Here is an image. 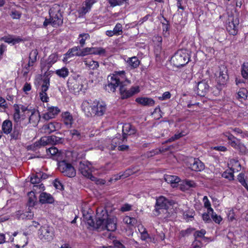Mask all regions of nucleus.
<instances>
[{
	"mask_svg": "<svg viewBox=\"0 0 248 248\" xmlns=\"http://www.w3.org/2000/svg\"><path fill=\"white\" fill-rule=\"evenodd\" d=\"M88 224L98 231L107 230L115 231L117 229V218L109 217L108 211L104 207H98L96 209V222L92 217L88 220Z\"/></svg>",
	"mask_w": 248,
	"mask_h": 248,
	"instance_id": "f257e3e1",
	"label": "nucleus"
},
{
	"mask_svg": "<svg viewBox=\"0 0 248 248\" xmlns=\"http://www.w3.org/2000/svg\"><path fill=\"white\" fill-rule=\"evenodd\" d=\"M60 5L55 4L49 10V18H45L43 27L46 28L48 25L53 27H57L62 25L63 23V11Z\"/></svg>",
	"mask_w": 248,
	"mask_h": 248,
	"instance_id": "f03ea898",
	"label": "nucleus"
},
{
	"mask_svg": "<svg viewBox=\"0 0 248 248\" xmlns=\"http://www.w3.org/2000/svg\"><path fill=\"white\" fill-rule=\"evenodd\" d=\"M92 106H89V103L84 101L81 105L82 109L84 111L87 117L92 116L93 115L101 116L104 115L106 110V105L103 102H94Z\"/></svg>",
	"mask_w": 248,
	"mask_h": 248,
	"instance_id": "7ed1b4c3",
	"label": "nucleus"
},
{
	"mask_svg": "<svg viewBox=\"0 0 248 248\" xmlns=\"http://www.w3.org/2000/svg\"><path fill=\"white\" fill-rule=\"evenodd\" d=\"M189 54L186 49L178 50L171 59V62L177 67L184 66L189 62Z\"/></svg>",
	"mask_w": 248,
	"mask_h": 248,
	"instance_id": "20e7f679",
	"label": "nucleus"
},
{
	"mask_svg": "<svg viewBox=\"0 0 248 248\" xmlns=\"http://www.w3.org/2000/svg\"><path fill=\"white\" fill-rule=\"evenodd\" d=\"M174 202L170 200L164 196H160L156 200L155 211L156 213V216H158L164 211L167 212L170 206L173 205Z\"/></svg>",
	"mask_w": 248,
	"mask_h": 248,
	"instance_id": "39448f33",
	"label": "nucleus"
},
{
	"mask_svg": "<svg viewBox=\"0 0 248 248\" xmlns=\"http://www.w3.org/2000/svg\"><path fill=\"white\" fill-rule=\"evenodd\" d=\"M58 169L65 176L74 177L76 175V171L72 165L65 160L59 161L58 163Z\"/></svg>",
	"mask_w": 248,
	"mask_h": 248,
	"instance_id": "423d86ee",
	"label": "nucleus"
},
{
	"mask_svg": "<svg viewBox=\"0 0 248 248\" xmlns=\"http://www.w3.org/2000/svg\"><path fill=\"white\" fill-rule=\"evenodd\" d=\"M129 83L130 81L128 80H125L123 83H121L119 90L121 98L123 99H127L140 92V89L138 86H133L130 90H127L125 87Z\"/></svg>",
	"mask_w": 248,
	"mask_h": 248,
	"instance_id": "0eeeda50",
	"label": "nucleus"
},
{
	"mask_svg": "<svg viewBox=\"0 0 248 248\" xmlns=\"http://www.w3.org/2000/svg\"><path fill=\"white\" fill-rule=\"evenodd\" d=\"M78 170L81 174L92 181H95L96 178L92 174V167L90 162L83 160L79 162Z\"/></svg>",
	"mask_w": 248,
	"mask_h": 248,
	"instance_id": "6e6552de",
	"label": "nucleus"
},
{
	"mask_svg": "<svg viewBox=\"0 0 248 248\" xmlns=\"http://www.w3.org/2000/svg\"><path fill=\"white\" fill-rule=\"evenodd\" d=\"M38 234L41 240L51 241L54 237V229L48 226H42L39 230Z\"/></svg>",
	"mask_w": 248,
	"mask_h": 248,
	"instance_id": "1a4fd4ad",
	"label": "nucleus"
},
{
	"mask_svg": "<svg viewBox=\"0 0 248 248\" xmlns=\"http://www.w3.org/2000/svg\"><path fill=\"white\" fill-rule=\"evenodd\" d=\"M216 81L218 84L224 85L226 84L229 76L227 68L224 65L219 67V71L216 74Z\"/></svg>",
	"mask_w": 248,
	"mask_h": 248,
	"instance_id": "9d476101",
	"label": "nucleus"
},
{
	"mask_svg": "<svg viewBox=\"0 0 248 248\" xmlns=\"http://www.w3.org/2000/svg\"><path fill=\"white\" fill-rule=\"evenodd\" d=\"M15 112L13 115L14 119L15 122L19 123L21 120H23L24 118V116H20V110H21L22 112H24L25 114H27L29 115L30 114L31 110L29 109L27 107L21 105L20 107L19 105L15 104L14 106Z\"/></svg>",
	"mask_w": 248,
	"mask_h": 248,
	"instance_id": "9b49d317",
	"label": "nucleus"
},
{
	"mask_svg": "<svg viewBox=\"0 0 248 248\" xmlns=\"http://www.w3.org/2000/svg\"><path fill=\"white\" fill-rule=\"evenodd\" d=\"M67 87L70 92L76 94L81 91L83 85L80 81L74 78H69L67 82Z\"/></svg>",
	"mask_w": 248,
	"mask_h": 248,
	"instance_id": "f8f14e48",
	"label": "nucleus"
},
{
	"mask_svg": "<svg viewBox=\"0 0 248 248\" xmlns=\"http://www.w3.org/2000/svg\"><path fill=\"white\" fill-rule=\"evenodd\" d=\"M228 22L227 24L226 29L229 33L232 35H235L237 33L238 25L239 24V20L236 18L234 19L232 17H230L228 19Z\"/></svg>",
	"mask_w": 248,
	"mask_h": 248,
	"instance_id": "ddd939ff",
	"label": "nucleus"
},
{
	"mask_svg": "<svg viewBox=\"0 0 248 248\" xmlns=\"http://www.w3.org/2000/svg\"><path fill=\"white\" fill-rule=\"evenodd\" d=\"M196 87L197 90L195 91L199 96H204L209 91V85L205 80L198 82Z\"/></svg>",
	"mask_w": 248,
	"mask_h": 248,
	"instance_id": "4468645a",
	"label": "nucleus"
},
{
	"mask_svg": "<svg viewBox=\"0 0 248 248\" xmlns=\"http://www.w3.org/2000/svg\"><path fill=\"white\" fill-rule=\"evenodd\" d=\"M189 168L193 171L198 172L203 170L205 166L199 158H194L190 161Z\"/></svg>",
	"mask_w": 248,
	"mask_h": 248,
	"instance_id": "2eb2a0df",
	"label": "nucleus"
},
{
	"mask_svg": "<svg viewBox=\"0 0 248 248\" xmlns=\"http://www.w3.org/2000/svg\"><path fill=\"white\" fill-rule=\"evenodd\" d=\"M122 140H127V136L134 135L137 132L135 127L129 123L125 124L123 126Z\"/></svg>",
	"mask_w": 248,
	"mask_h": 248,
	"instance_id": "dca6fc26",
	"label": "nucleus"
},
{
	"mask_svg": "<svg viewBox=\"0 0 248 248\" xmlns=\"http://www.w3.org/2000/svg\"><path fill=\"white\" fill-rule=\"evenodd\" d=\"M22 132V127L16 123L15 124L13 129H12V132L10 133L11 137L10 140H17L20 139L21 133Z\"/></svg>",
	"mask_w": 248,
	"mask_h": 248,
	"instance_id": "f3484780",
	"label": "nucleus"
},
{
	"mask_svg": "<svg viewBox=\"0 0 248 248\" xmlns=\"http://www.w3.org/2000/svg\"><path fill=\"white\" fill-rule=\"evenodd\" d=\"M123 82L124 81L121 80L120 78H113L111 77V80L106 86V90L109 92H114L116 88L118 86L120 87L121 83Z\"/></svg>",
	"mask_w": 248,
	"mask_h": 248,
	"instance_id": "a211bd4d",
	"label": "nucleus"
},
{
	"mask_svg": "<svg viewBox=\"0 0 248 248\" xmlns=\"http://www.w3.org/2000/svg\"><path fill=\"white\" fill-rule=\"evenodd\" d=\"M61 127V124L56 122H51L43 126V129L44 130L45 133L47 134H50L57 130L60 129Z\"/></svg>",
	"mask_w": 248,
	"mask_h": 248,
	"instance_id": "6ab92c4d",
	"label": "nucleus"
},
{
	"mask_svg": "<svg viewBox=\"0 0 248 248\" xmlns=\"http://www.w3.org/2000/svg\"><path fill=\"white\" fill-rule=\"evenodd\" d=\"M28 211L23 212L21 211H17L16 212V217L18 219L28 220L31 219L33 217L34 214L31 211V209Z\"/></svg>",
	"mask_w": 248,
	"mask_h": 248,
	"instance_id": "aec40b11",
	"label": "nucleus"
},
{
	"mask_svg": "<svg viewBox=\"0 0 248 248\" xmlns=\"http://www.w3.org/2000/svg\"><path fill=\"white\" fill-rule=\"evenodd\" d=\"M31 114L29 116L27 124H32L33 125H36L40 120L41 117L38 111L34 110H31Z\"/></svg>",
	"mask_w": 248,
	"mask_h": 248,
	"instance_id": "412c9836",
	"label": "nucleus"
},
{
	"mask_svg": "<svg viewBox=\"0 0 248 248\" xmlns=\"http://www.w3.org/2000/svg\"><path fill=\"white\" fill-rule=\"evenodd\" d=\"M79 49V48L78 46H74L72 48L69 49L68 51L64 54L63 61L64 62H67L68 59L75 56H80V52L78 51Z\"/></svg>",
	"mask_w": 248,
	"mask_h": 248,
	"instance_id": "4be33fe9",
	"label": "nucleus"
},
{
	"mask_svg": "<svg viewBox=\"0 0 248 248\" xmlns=\"http://www.w3.org/2000/svg\"><path fill=\"white\" fill-rule=\"evenodd\" d=\"M0 40L8 44H12L13 45L19 43L23 41L20 36L15 37L13 35L3 36L0 39Z\"/></svg>",
	"mask_w": 248,
	"mask_h": 248,
	"instance_id": "5701e85b",
	"label": "nucleus"
},
{
	"mask_svg": "<svg viewBox=\"0 0 248 248\" xmlns=\"http://www.w3.org/2000/svg\"><path fill=\"white\" fill-rule=\"evenodd\" d=\"M39 202L42 204H50L54 202V199L51 194L46 192H42L39 196Z\"/></svg>",
	"mask_w": 248,
	"mask_h": 248,
	"instance_id": "b1692460",
	"label": "nucleus"
},
{
	"mask_svg": "<svg viewBox=\"0 0 248 248\" xmlns=\"http://www.w3.org/2000/svg\"><path fill=\"white\" fill-rule=\"evenodd\" d=\"M136 101L144 106L151 107L155 105V101L149 97H138L136 99Z\"/></svg>",
	"mask_w": 248,
	"mask_h": 248,
	"instance_id": "393cba45",
	"label": "nucleus"
},
{
	"mask_svg": "<svg viewBox=\"0 0 248 248\" xmlns=\"http://www.w3.org/2000/svg\"><path fill=\"white\" fill-rule=\"evenodd\" d=\"M165 181L171 185L172 187H176L178 183L180 182V178L175 175H167L165 177Z\"/></svg>",
	"mask_w": 248,
	"mask_h": 248,
	"instance_id": "a878e982",
	"label": "nucleus"
},
{
	"mask_svg": "<svg viewBox=\"0 0 248 248\" xmlns=\"http://www.w3.org/2000/svg\"><path fill=\"white\" fill-rule=\"evenodd\" d=\"M125 140H122V138L120 134H117V136L112 140L111 144L109 146V148L111 150H114L115 148L120 144H122Z\"/></svg>",
	"mask_w": 248,
	"mask_h": 248,
	"instance_id": "bb28decb",
	"label": "nucleus"
},
{
	"mask_svg": "<svg viewBox=\"0 0 248 248\" xmlns=\"http://www.w3.org/2000/svg\"><path fill=\"white\" fill-rule=\"evenodd\" d=\"M12 123L9 120L3 121L2 124V131L5 134H9L12 132Z\"/></svg>",
	"mask_w": 248,
	"mask_h": 248,
	"instance_id": "cd10ccee",
	"label": "nucleus"
},
{
	"mask_svg": "<svg viewBox=\"0 0 248 248\" xmlns=\"http://www.w3.org/2000/svg\"><path fill=\"white\" fill-rule=\"evenodd\" d=\"M64 123L67 126H71L73 123V117L70 112L66 111L62 114Z\"/></svg>",
	"mask_w": 248,
	"mask_h": 248,
	"instance_id": "c85d7f7f",
	"label": "nucleus"
},
{
	"mask_svg": "<svg viewBox=\"0 0 248 248\" xmlns=\"http://www.w3.org/2000/svg\"><path fill=\"white\" fill-rule=\"evenodd\" d=\"M233 174L234 169L232 168H231L229 170H227L226 171L223 172L221 174V176L229 180V181H231L234 179Z\"/></svg>",
	"mask_w": 248,
	"mask_h": 248,
	"instance_id": "c756f323",
	"label": "nucleus"
},
{
	"mask_svg": "<svg viewBox=\"0 0 248 248\" xmlns=\"http://www.w3.org/2000/svg\"><path fill=\"white\" fill-rule=\"evenodd\" d=\"M248 96V91L246 89L244 88H241L239 92H238L236 97L240 100V101H242L243 100H245L247 99Z\"/></svg>",
	"mask_w": 248,
	"mask_h": 248,
	"instance_id": "7c9ffc66",
	"label": "nucleus"
},
{
	"mask_svg": "<svg viewBox=\"0 0 248 248\" xmlns=\"http://www.w3.org/2000/svg\"><path fill=\"white\" fill-rule=\"evenodd\" d=\"M44 175L43 173L40 172L36 173V174L33 175L31 177V182L33 184H37L40 183L43 176Z\"/></svg>",
	"mask_w": 248,
	"mask_h": 248,
	"instance_id": "2f4dec72",
	"label": "nucleus"
},
{
	"mask_svg": "<svg viewBox=\"0 0 248 248\" xmlns=\"http://www.w3.org/2000/svg\"><path fill=\"white\" fill-rule=\"evenodd\" d=\"M85 64L92 69H95L99 67V63L91 59H85L84 61Z\"/></svg>",
	"mask_w": 248,
	"mask_h": 248,
	"instance_id": "473e14b6",
	"label": "nucleus"
},
{
	"mask_svg": "<svg viewBox=\"0 0 248 248\" xmlns=\"http://www.w3.org/2000/svg\"><path fill=\"white\" fill-rule=\"evenodd\" d=\"M56 74L61 78H65L69 75L68 69L64 67L56 71Z\"/></svg>",
	"mask_w": 248,
	"mask_h": 248,
	"instance_id": "72a5a7b5",
	"label": "nucleus"
},
{
	"mask_svg": "<svg viewBox=\"0 0 248 248\" xmlns=\"http://www.w3.org/2000/svg\"><path fill=\"white\" fill-rule=\"evenodd\" d=\"M127 63L132 68H136L139 65L140 61L137 57H133L128 59Z\"/></svg>",
	"mask_w": 248,
	"mask_h": 248,
	"instance_id": "f704fd0d",
	"label": "nucleus"
},
{
	"mask_svg": "<svg viewBox=\"0 0 248 248\" xmlns=\"http://www.w3.org/2000/svg\"><path fill=\"white\" fill-rule=\"evenodd\" d=\"M48 139V137L42 138L40 140L36 141L34 143V147L39 148L41 146H44L46 145L48 143H49Z\"/></svg>",
	"mask_w": 248,
	"mask_h": 248,
	"instance_id": "c9c22d12",
	"label": "nucleus"
},
{
	"mask_svg": "<svg viewBox=\"0 0 248 248\" xmlns=\"http://www.w3.org/2000/svg\"><path fill=\"white\" fill-rule=\"evenodd\" d=\"M29 197L28 204L29 208L32 207L36 202L37 198L33 191H31L29 193Z\"/></svg>",
	"mask_w": 248,
	"mask_h": 248,
	"instance_id": "e433bc0d",
	"label": "nucleus"
},
{
	"mask_svg": "<svg viewBox=\"0 0 248 248\" xmlns=\"http://www.w3.org/2000/svg\"><path fill=\"white\" fill-rule=\"evenodd\" d=\"M182 186H184L186 189H188L191 187H195L196 186V184L192 180H185L181 184Z\"/></svg>",
	"mask_w": 248,
	"mask_h": 248,
	"instance_id": "4c0bfd02",
	"label": "nucleus"
},
{
	"mask_svg": "<svg viewBox=\"0 0 248 248\" xmlns=\"http://www.w3.org/2000/svg\"><path fill=\"white\" fill-rule=\"evenodd\" d=\"M105 52V49L102 47H91V54L102 55Z\"/></svg>",
	"mask_w": 248,
	"mask_h": 248,
	"instance_id": "58836bf2",
	"label": "nucleus"
},
{
	"mask_svg": "<svg viewBox=\"0 0 248 248\" xmlns=\"http://www.w3.org/2000/svg\"><path fill=\"white\" fill-rule=\"evenodd\" d=\"M113 31L116 36L122 35L123 33V26L121 24L117 23L115 26Z\"/></svg>",
	"mask_w": 248,
	"mask_h": 248,
	"instance_id": "ea45409f",
	"label": "nucleus"
},
{
	"mask_svg": "<svg viewBox=\"0 0 248 248\" xmlns=\"http://www.w3.org/2000/svg\"><path fill=\"white\" fill-rule=\"evenodd\" d=\"M48 111L49 114L54 118L60 112V109L57 107H51L48 108Z\"/></svg>",
	"mask_w": 248,
	"mask_h": 248,
	"instance_id": "a19ab883",
	"label": "nucleus"
},
{
	"mask_svg": "<svg viewBox=\"0 0 248 248\" xmlns=\"http://www.w3.org/2000/svg\"><path fill=\"white\" fill-rule=\"evenodd\" d=\"M131 174L130 171L129 170H126L124 173L123 174H119L117 175H115L111 179V180H115L117 181L118 180L121 179V178H124L128 177L129 175H130Z\"/></svg>",
	"mask_w": 248,
	"mask_h": 248,
	"instance_id": "79ce46f5",
	"label": "nucleus"
},
{
	"mask_svg": "<svg viewBox=\"0 0 248 248\" xmlns=\"http://www.w3.org/2000/svg\"><path fill=\"white\" fill-rule=\"evenodd\" d=\"M123 221L124 223L131 226H134L137 222V220L135 218L126 216L124 218Z\"/></svg>",
	"mask_w": 248,
	"mask_h": 248,
	"instance_id": "37998d69",
	"label": "nucleus"
},
{
	"mask_svg": "<svg viewBox=\"0 0 248 248\" xmlns=\"http://www.w3.org/2000/svg\"><path fill=\"white\" fill-rule=\"evenodd\" d=\"M38 51L37 49L32 50L29 55V61L31 63L35 62L37 60V56L38 55Z\"/></svg>",
	"mask_w": 248,
	"mask_h": 248,
	"instance_id": "c03bdc74",
	"label": "nucleus"
},
{
	"mask_svg": "<svg viewBox=\"0 0 248 248\" xmlns=\"http://www.w3.org/2000/svg\"><path fill=\"white\" fill-rule=\"evenodd\" d=\"M49 78L47 77H45L43 80V83L41 85V90H43L44 92H46L49 88Z\"/></svg>",
	"mask_w": 248,
	"mask_h": 248,
	"instance_id": "a18cd8bd",
	"label": "nucleus"
},
{
	"mask_svg": "<svg viewBox=\"0 0 248 248\" xmlns=\"http://www.w3.org/2000/svg\"><path fill=\"white\" fill-rule=\"evenodd\" d=\"M21 13L17 10L12 9L10 12V16L13 19H19L21 16Z\"/></svg>",
	"mask_w": 248,
	"mask_h": 248,
	"instance_id": "49530a36",
	"label": "nucleus"
},
{
	"mask_svg": "<svg viewBox=\"0 0 248 248\" xmlns=\"http://www.w3.org/2000/svg\"><path fill=\"white\" fill-rule=\"evenodd\" d=\"M111 78H120L121 80L124 81L125 79V71H116L115 72V74L113 75Z\"/></svg>",
	"mask_w": 248,
	"mask_h": 248,
	"instance_id": "de8ad7c7",
	"label": "nucleus"
},
{
	"mask_svg": "<svg viewBox=\"0 0 248 248\" xmlns=\"http://www.w3.org/2000/svg\"><path fill=\"white\" fill-rule=\"evenodd\" d=\"M242 75L245 78H248V62H244L242 66Z\"/></svg>",
	"mask_w": 248,
	"mask_h": 248,
	"instance_id": "09e8293b",
	"label": "nucleus"
},
{
	"mask_svg": "<svg viewBox=\"0 0 248 248\" xmlns=\"http://www.w3.org/2000/svg\"><path fill=\"white\" fill-rule=\"evenodd\" d=\"M244 176H245L244 174L241 173L238 175L237 179L238 180V181L241 183V184L244 187H245L247 189V190L248 191V185L245 181Z\"/></svg>",
	"mask_w": 248,
	"mask_h": 248,
	"instance_id": "8fccbe9b",
	"label": "nucleus"
},
{
	"mask_svg": "<svg viewBox=\"0 0 248 248\" xmlns=\"http://www.w3.org/2000/svg\"><path fill=\"white\" fill-rule=\"evenodd\" d=\"M210 213L211 217L213 220L216 223L219 224L222 220V218L221 217V216L217 215L216 213L214 212V210H213L212 212H211Z\"/></svg>",
	"mask_w": 248,
	"mask_h": 248,
	"instance_id": "3c124183",
	"label": "nucleus"
},
{
	"mask_svg": "<svg viewBox=\"0 0 248 248\" xmlns=\"http://www.w3.org/2000/svg\"><path fill=\"white\" fill-rule=\"evenodd\" d=\"M203 201L204 202V207L207 208V211H208V213H210L211 212L213 211V209L211 207L210 202L206 196L203 197Z\"/></svg>",
	"mask_w": 248,
	"mask_h": 248,
	"instance_id": "603ef678",
	"label": "nucleus"
},
{
	"mask_svg": "<svg viewBox=\"0 0 248 248\" xmlns=\"http://www.w3.org/2000/svg\"><path fill=\"white\" fill-rule=\"evenodd\" d=\"M70 133L75 140H79L81 137V133L78 130L72 129L70 131Z\"/></svg>",
	"mask_w": 248,
	"mask_h": 248,
	"instance_id": "864d4df0",
	"label": "nucleus"
},
{
	"mask_svg": "<svg viewBox=\"0 0 248 248\" xmlns=\"http://www.w3.org/2000/svg\"><path fill=\"white\" fill-rule=\"evenodd\" d=\"M79 37L81 38L79 41L81 46H83L85 44V41L90 38V35L88 33L80 34Z\"/></svg>",
	"mask_w": 248,
	"mask_h": 248,
	"instance_id": "5fc2aeb1",
	"label": "nucleus"
},
{
	"mask_svg": "<svg viewBox=\"0 0 248 248\" xmlns=\"http://www.w3.org/2000/svg\"><path fill=\"white\" fill-rule=\"evenodd\" d=\"M194 230V229L191 228H187L185 230H182L180 232V235L181 237L187 236L190 234Z\"/></svg>",
	"mask_w": 248,
	"mask_h": 248,
	"instance_id": "6e6d98bb",
	"label": "nucleus"
},
{
	"mask_svg": "<svg viewBox=\"0 0 248 248\" xmlns=\"http://www.w3.org/2000/svg\"><path fill=\"white\" fill-rule=\"evenodd\" d=\"M58 57L55 54H52L48 58V64L51 65L57 61Z\"/></svg>",
	"mask_w": 248,
	"mask_h": 248,
	"instance_id": "4d7b16f0",
	"label": "nucleus"
},
{
	"mask_svg": "<svg viewBox=\"0 0 248 248\" xmlns=\"http://www.w3.org/2000/svg\"><path fill=\"white\" fill-rule=\"evenodd\" d=\"M46 92H44L43 90H41V91L39 93L41 100L43 102H47L49 99Z\"/></svg>",
	"mask_w": 248,
	"mask_h": 248,
	"instance_id": "13d9d810",
	"label": "nucleus"
},
{
	"mask_svg": "<svg viewBox=\"0 0 248 248\" xmlns=\"http://www.w3.org/2000/svg\"><path fill=\"white\" fill-rule=\"evenodd\" d=\"M237 149L239 150V152L243 154L248 153V150L247 149L246 147L241 143H239Z\"/></svg>",
	"mask_w": 248,
	"mask_h": 248,
	"instance_id": "bf43d9fd",
	"label": "nucleus"
},
{
	"mask_svg": "<svg viewBox=\"0 0 248 248\" xmlns=\"http://www.w3.org/2000/svg\"><path fill=\"white\" fill-rule=\"evenodd\" d=\"M92 7L89 4H87L85 3V6L81 8L80 11V14L82 15H85L87 13H88L91 8Z\"/></svg>",
	"mask_w": 248,
	"mask_h": 248,
	"instance_id": "052dcab7",
	"label": "nucleus"
},
{
	"mask_svg": "<svg viewBox=\"0 0 248 248\" xmlns=\"http://www.w3.org/2000/svg\"><path fill=\"white\" fill-rule=\"evenodd\" d=\"M54 187L59 190H62L63 189V185L57 179H55L54 182Z\"/></svg>",
	"mask_w": 248,
	"mask_h": 248,
	"instance_id": "680f3d73",
	"label": "nucleus"
},
{
	"mask_svg": "<svg viewBox=\"0 0 248 248\" xmlns=\"http://www.w3.org/2000/svg\"><path fill=\"white\" fill-rule=\"evenodd\" d=\"M108 2L112 7L120 5L123 3L121 0H108Z\"/></svg>",
	"mask_w": 248,
	"mask_h": 248,
	"instance_id": "e2e57ef3",
	"label": "nucleus"
},
{
	"mask_svg": "<svg viewBox=\"0 0 248 248\" xmlns=\"http://www.w3.org/2000/svg\"><path fill=\"white\" fill-rule=\"evenodd\" d=\"M89 54H91V47L83 48L80 52V56H84Z\"/></svg>",
	"mask_w": 248,
	"mask_h": 248,
	"instance_id": "0e129e2a",
	"label": "nucleus"
},
{
	"mask_svg": "<svg viewBox=\"0 0 248 248\" xmlns=\"http://www.w3.org/2000/svg\"><path fill=\"white\" fill-rule=\"evenodd\" d=\"M164 20L166 21L165 23H162V29H163V31H165L167 32L170 28V25L169 24V21L167 20V19L163 17Z\"/></svg>",
	"mask_w": 248,
	"mask_h": 248,
	"instance_id": "69168bd1",
	"label": "nucleus"
},
{
	"mask_svg": "<svg viewBox=\"0 0 248 248\" xmlns=\"http://www.w3.org/2000/svg\"><path fill=\"white\" fill-rule=\"evenodd\" d=\"M171 94L169 92L164 93L161 96L158 97L160 100H165L170 98Z\"/></svg>",
	"mask_w": 248,
	"mask_h": 248,
	"instance_id": "338daca9",
	"label": "nucleus"
},
{
	"mask_svg": "<svg viewBox=\"0 0 248 248\" xmlns=\"http://www.w3.org/2000/svg\"><path fill=\"white\" fill-rule=\"evenodd\" d=\"M210 215L211 216V213H208V211L207 213H204L202 215V218L203 221L205 222H210L211 221V219L210 217Z\"/></svg>",
	"mask_w": 248,
	"mask_h": 248,
	"instance_id": "774afa93",
	"label": "nucleus"
}]
</instances>
